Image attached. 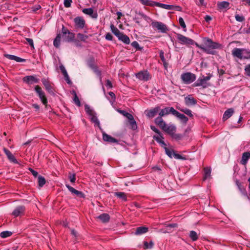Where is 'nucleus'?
Instances as JSON below:
<instances>
[{
    "mask_svg": "<svg viewBox=\"0 0 250 250\" xmlns=\"http://www.w3.org/2000/svg\"><path fill=\"white\" fill-rule=\"evenodd\" d=\"M232 55L241 60L250 59V50L247 49L234 48L232 50Z\"/></svg>",
    "mask_w": 250,
    "mask_h": 250,
    "instance_id": "f257e3e1",
    "label": "nucleus"
},
{
    "mask_svg": "<svg viewBox=\"0 0 250 250\" xmlns=\"http://www.w3.org/2000/svg\"><path fill=\"white\" fill-rule=\"evenodd\" d=\"M203 42L204 43V46L205 48H207L209 52L211 53H207L208 54L214 55L215 53V51L214 50L215 49H218L220 48V44L216 42H213L211 39L208 38H204L203 39Z\"/></svg>",
    "mask_w": 250,
    "mask_h": 250,
    "instance_id": "f03ea898",
    "label": "nucleus"
},
{
    "mask_svg": "<svg viewBox=\"0 0 250 250\" xmlns=\"http://www.w3.org/2000/svg\"><path fill=\"white\" fill-rule=\"evenodd\" d=\"M84 108L86 113L90 117L91 121L101 128L100 122L96 116V113L88 104L84 105Z\"/></svg>",
    "mask_w": 250,
    "mask_h": 250,
    "instance_id": "7ed1b4c3",
    "label": "nucleus"
},
{
    "mask_svg": "<svg viewBox=\"0 0 250 250\" xmlns=\"http://www.w3.org/2000/svg\"><path fill=\"white\" fill-rule=\"evenodd\" d=\"M181 79L185 84H190L195 81L196 75L191 72H186L182 74Z\"/></svg>",
    "mask_w": 250,
    "mask_h": 250,
    "instance_id": "20e7f679",
    "label": "nucleus"
},
{
    "mask_svg": "<svg viewBox=\"0 0 250 250\" xmlns=\"http://www.w3.org/2000/svg\"><path fill=\"white\" fill-rule=\"evenodd\" d=\"M62 32L63 40L66 42H71L74 41L75 38V34L71 32L65 28L63 25L62 26Z\"/></svg>",
    "mask_w": 250,
    "mask_h": 250,
    "instance_id": "39448f33",
    "label": "nucleus"
},
{
    "mask_svg": "<svg viewBox=\"0 0 250 250\" xmlns=\"http://www.w3.org/2000/svg\"><path fill=\"white\" fill-rule=\"evenodd\" d=\"M35 91L37 93L40 100L42 101L43 104H44L46 108L47 106V99L46 97L44 92L42 90V88L39 85H36L35 87Z\"/></svg>",
    "mask_w": 250,
    "mask_h": 250,
    "instance_id": "423d86ee",
    "label": "nucleus"
},
{
    "mask_svg": "<svg viewBox=\"0 0 250 250\" xmlns=\"http://www.w3.org/2000/svg\"><path fill=\"white\" fill-rule=\"evenodd\" d=\"M177 39L179 42L182 44L188 45H192L194 43V41L193 40L180 34H178L177 35Z\"/></svg>",
    "mask_w": 250,
    "mask_h": 250,
    "instance_id": "0eeeda50",
    "label": "nucleus"
},
{
    "mask_svg": "<svg viewBox=\"0 0 250 250\" xmlns=\"http://www.w3.org/2000/svg\"><path fill=\"white\" fill-rule=\"evenodd\" d=\"M151 25L153 28H156L160 32L163 33H166L168 30L166 25L160 21H153L151 23Z\"/></svg>",
    "mask_w": 250,
    "mask_h": 250,
    "instance_id": "6e6552de",
    "label": "nucleus"
},
{
    "mask_svg": "<svg viewBox=\"0 0 250 250\" xmlns=\"http://www.w3.org/2000/svg\"><path fill=\"white\" fill-rule=\"evenodd\" d=\"M137 78L141 81H147L150 79V75L146 70L141 71L136 74Z\"/></svg>",
    "mask_w": 250,
    "mask_h": 250,
    "instance_id": "1a4fd4ad",
    "label": "nucleus"
},
{
    "mask_svg": "<svg viewBox=\"0 0 250 250\" xmlns=\"http://www.w3.org/2000/svg\"><path fill=\"white\" fill-rule=\"evenodd\" d=\"M76 28L83 29L84 27L85 21L82 17H77L74 19Z\"/></svg>",
    "mask_w": 250,
    "mask_h": 250,
    "instance_id": "9d476101",
    "label": "nucleus"
},
{
    "mask_svg": "<svg viewBox=\"0 0 250 250\" xmlns=\"http://www.w3.org/2000/svg\"><path fill=\"white\" fill-rule=\"evenodd\" d=\"M159 111V116L163 117L169 114L174 115L176 110L172 107H166Z\"/></svg>",
    "mask_w": 250,
    "mask_h": 250,
    "instance_id": "9b49d317",
    "label": "nucleus"
},
{
    "mask_svg": "<svg viewBox=\"0 0 250 250\" xmlns=\"http://www.w3.org/2000/svg\"><path fill=\"white\" fill-rule=\"evenodd\" d=\"M23 82L28 84H32L39 83V79L33 75L27 76L24 77L23 79Z\"/></svg>",
    "mask_w": 250,
    "mask_h": 250,
    "instance_id": "f8f14e48",
    "label": "nucleus"
},
{
    "mask_svg": "<svg viewBox=\"0 0 250 250\" xmlns=\"http://www.w3.org/2000/svg\"><path fill=\"white\" fill-rule=\"evenodd\" d=\"M170 136L175 132L176 127L174 125H167V124L162 129Z\"/></svg>",
    "mask_w": 250,
    "mask_h": 250,
    "instance_id": "ddd939ff",
    "label": "nucleus"
},
{
    "mask_svg": "<svg viewBox=\"0 0 250 250\" xmlns=\"http://www.w3.org/2000/svg\"><path fill=\"white\" fill-rule=\"evenodd\" d=\"M65 186L68 188L69 191L71 192L72 194L76 195L77 197L81 198H85V195L82 192V191L77 190L75 189L74 188L70 186V185L68 184H66Z\"/></svg>",
    "mask_w": 250,
    "mask_h": 250,
    "instance_id": "4468645a",
    "label": "nucleus"
},
{
    "mask_svg": "<svg viewBox=\"0 0 250 250\" xmlns=\"http://www.w3.org/2000/svg\"><path fill=\"white\" fill-rule=\"evenodd\" d=\"M160 110V107L159 106H156L149 110L146 111L145 113L147 117L152 118L157 115Z\"/></svg>",
    "mask_w": 250,
    "mask_h": 250,
    "instance_id": "2eb2a0df",
    "label": "nucleus"
},
{
    "mask_svg": "<svg viewBox=\"0 0 250 250\" xmlns=\"http://www.w3.org/2000/svg\"><path fill=\"white\" fill-rule=\"evenodd\" d=\"M3 151L7 156L8 160L14 164H18V162L12 153L7 148H3Z\"/></svg>",
    "mask_w": 250,
    "mask_h": 250,
    "instance_id": "dca6fc26",
    "label": "nucleus"
},
{
    "mask_svg": "<svg viewBox=\"0 0 250 250\" xmlns=\"http://www.w3.org/2000/svg\"><path fill=\"white\" fill-rule=\"evenodd\" d=\"M42 82L48 92L52 95H54V90L49 82L45 79H42Z\"/></svg>",
    "mask_w": 250,
    "mask_h": 250,
    "instance_id": "f3484780",
    "label": "nucleus"
},
{
    "mask_svg": "<svg viewBox=\"0 0 250 250\" xmlns=\"http://www.w3.org/2000/svg\"><path fill=\"white\" fill-rule=\"evenodd\" d=\"M103 139L104 141L107 142L109 143H118V140L109 135L105 132L103 133Z\"/></svg>",
    "mask_w": 250,
    "mask_h": 250,
    "instance_id": "a211bd4d",
    "label": "nucleus"
},
{
    "mask_svg": "<svg viewBox=\"0 0 250 250\" xmlns=\"http://www.w3.org/2000/svg\"><path fill=\"white\" fill-rule=\"evenodd\" d=\"M25 210V207L23 206H18L12 212V214L15 217H18L23 214Z\"/></svg>",
    "mask_w": 250,
    "mask_h": 250,
    "instance_id": "6ab92c4d",
    "label": "nucleus"
},
{
    "mask_svg": "<svg viewBox=\"0 0 250 250\" xmlns=\"http://www.w3.org/2000/svg\"><path fill=\"white\" fill-rule=\"evenodd\" d=\"M82 11L84 14L90 16L93 19H97L98 17L97 13L96 12L94 13L92 8L83 9Z\"/></svg>",
    "mask_w": 250,
    "mask_h": 250,
    "instance_id": "aec40b11",
    "label": "nucleus"
},
{
    "mask_svg": "<svg viewBox=\"0 0 250 250\" xmlns=\"http://www.w3.org/2000/svg\"><path fill=\"white\" fill-rule=\"evenodd\" d=\"M185 104L187 105H193L197 104V101L190 95L185 98Z\"/></svg>",
    "mask_w": 250,
    "mask_h": 250,
    "instance_id": "412c9836",
    "label": "nucleus"
},
{
    "mask_svg": "<svg viewBox=\"0 0 250 250\" xmlns=\"http://www.w3.org/2000/svg\"><path fill=\"white\" fill-rule=\"evenodd\" d=\"M194 86H202L203 88H206L208 86L207 82L203 77L199 78L196 82L193 83Z\"/></svg>",
    "mask_w": 250,
    "mask_h": 250,
    "instance_id": "4be33fe9",
    "label": "nucleus"
},
{
    "mask_svg": "<svg viewBox=\"0 0 250 250\" xmlns=\"http://www.w3.org/2000/svg\"><path fill=\"white\" fill-rule=\"evenodd\" d=\"M4 56L6 58H7L9 60H14V61H16L17 62H25V59H22L20 57H17L15 55H10V54H4Z\"/></svg>",
    "mask_w": 250,
    "mask_h": 250,
    "instance_id": "5701e85b",
    "label": "nucleus"
},
{
    "mask_svg": "<svg viewBox=\"0 0 250 250\" xmlns=\"http://www.w3.org/2000/svg\"><path fill=\"white\" fill-rule=\"evenodd\" d=\"M250 158V153L249 152H245L243 153L240 163L246 166L248 163L249 159Z\"/></svg>",
    "mask_w": 250,
    "mask_h": 250,
    "instance_id": "b1692460",
    "label": "nucleus"
},
{
    "mask_svg": "<svg viewBox=\"0 0 250 250\" xmlns=\"http://www.w3.org/2000/svg\"><path fill=\"white\" fill-rule=\"evenodd\" d=\"M148 231V228L146 227H139L136 228L134 234L140 235L146 233Z\"/></svg>",
    "mask_w": 250,
    "mask_h": 250,
    "instance_id": "393cba45",
    "label": "nucleus"
},
{
    "mask_svg": "<svg viewBox=\"0 0 250 250\" xmlns=\"http://www.w3.org/2000/svg\"><path fill=\"white\" fill-rule=\"evenodd\" d=\"M174 116L178 118L183 123L185 124L187 123L188 120V117H187L185 115L181 114L176 110Z\"/></svg>",
    "mask_w": 250,
    "mask_h": 250,
    "instance_id": "a878e982",
    "label": "nucleus"
},
{
    "mask_svg": "<svg viewBox=\"0 0 250 250\" xmlns=\"http://www.w3.org/2000/svg\"><path fill=\"white\" fill-rule=\"evenodd\" d=\"M153 139L158 143L161 144L162 146L164 147V148L165 147V146H167L166 144L163 140L164 139V138L163 137L161 133L157 136H154Z\"/></svg>",
    "mask_w": 250,
    "mask_h": 250,
    "instance_id": "bb28decb",
    "label": "nucleus"
},
{
    "mask_svg": "<svg viewBox=\"0 0 250 250\" xmlns=\"http://www.w3.org/2000/svg\"><path fill=\"white\" fill-rule=\"evenodd\" d=\"M234 110L233 108H229L226 110L223 114V119L224 121L227 120L230 118L233 114Z\"/></svg>",
    "mask_w": 250,
    "mask_h": 250,
    "instance_id": "cd10ccee",
    "label": "nucleus"
},
{
    "mask_svg": "<svg viewBox=\"0 0 250 250\" xmlns=\"http://www.w3.org/2000/svg\"><path fill=\"white\" fill-rule=\"evenodd\" d=\"M118 38L120 41H121L125 44H128L130 43V39L129 37L123 33H122Z\"/></svg>",
    "mask_w": 250,
    "mask_h": 250,
    "instance_id": "c85d7f7f",
    "label": "nucleus"
},
{
    "mask_svg": "<svg viewBox=\"0 0 250 250\" xmlns=\"http://www.w3.org/2000/svg\"><path fill=\"white\" fill-rule=\"evenodd\" d=\"M229 3L226 1L219 2L217 3V7L220 10H223L224 9H229Z\"/></svg>",
    "mask_w": 250,
    "mask_h": 250,
    "instance_id": "c756f323",
    "label": "nucleus"
},
{
    "mask_svg": "<svg viewBox=\"0 0 250 250\" xmlns=\"http://www.w3.org/2000/svg\"><path fill=\"white\" fill-rule=\"evenodd\" d=\"M162 116H159L155 119V123L158 125L162 129L166 124V122L162 119Z\"/></svg>",
    "mask_w": 250,
    "mask_h": 250,
    "instance_id": "7c9ffc66",
    "label": "nucleus"
},
{
    "mask_svg": "<svg viewBox=\"0 0 250 250\" xmlns=\"http://www.w3.org/2000/svg\"><path fill=\"white\" fill-rule=\"evenodd\" d=\"M130 116L131 117H128L127 118V119L128 120V122L129 123L131 127V128L133 130H135L137 128L136 122L134 120L133 116L132 115H131Z\"/></svg>",
    "mask_w": 250,
    "mask_h": 250,
    "instance_id": "2f4dec72",
    "label": "nucleus"
},
{
    "mask_svg": "<svg viewBox=\"0 0 250 250\" xmlns=\"http://www.w3.org/2000/svg\"><path fill=\"white\" fill-rule=\"evenodd\" d=\"M98 218L100 219L103 223H106L110 219L109 215L107 213H103L99 215Z\"/></svg>",
    "mask_w": 250,
    "mask_h": 250,
    "instance_id": "473e14b6",
    "label": "nucleus"
},
{
    "mask_svg": "<svg viewBox=\"0 0 250 250\" xmlns=\"http://www.w3.org/2000/svg\"><path fill=\"white\" fill-rule=\"evenodd\" d=\"M115 195L118 198L121 199L123 201H126L127 200L126 195L123 192H115Z\"/></svg>",
    "mask_w": 250,
    "mask_h": 250,
    "instance_id": "72a5a7b5",
    "label": "nucleus"
},
{
    "mask_svg": "<svg viewBox=\"0 0 250 250\" xmlns=\"http://www.w3.org/2000/svg\"><path fill=\"white\" fill-rule=\"evenodd\" d=\"M110 28L112 32L118 38L120 34L122 33L119 30L115 27L113 24L110 25Z\"/></svg>",
    "mask_w": 250,
    "mask_h": 250,
    "instance_id": "f704fd0d",
    "label": "nucleus"
},
{
    "mask_svg": "<svg viewBox=\"0 0 250 250\" xmlns=\"http://www.w3.org/2000/svg\"><path fill=\"white\" fill-rule=\"evenodd\" d=\"M155 5L158 7H160L161 8L167 9V10H171L173 7L172 5H168V4H163L159 2H155Z\"/></svg>",
    "mask_w": 250,
    "mask_h": 250,
    "instance_id": "c9c22d12",
    "label": "nucleus"
},
{
    "mask_svg": "<svg viewBox=\"0 0 250 250\" xmlns=\"http://www.w3.org/2000/svg\"><path fill=\"white\" fill-rule=\"evenodd\" d=\"M164 149L165 150V152H166V154L168 157H169L170 158H172L174 157V154L175 152H174L173 149H169V148L167 147V146H165Z\"/></svg>",
    "mask_w": 250,
    "mask_h": 250,
    "instance_id": "e433bc0d",
    "label": "nucleus"
},
{
    "mask_svg": "<svg viewBox=\"0 0 250 250\" xmlns=\"http://www.w3.org/2000/svg\"><path fill=\"white\" fill-rule=\"evenodd\" d=\"M189 236L193 241L197 240L199 238L197 232L194 230H191L189 232Z\"/></svg>",
    "mask_w": 250,
    "mask_h": 250,
    "instance_id": "4c0bfd02",
    "label": "nucleus"
},
{
    "mask_svg": "<svg viewBox=\"0 0 250 250\" xmlns=\"http://www.w3.org/2000/svg\"><path fill=\"white\" fill-rule=\"evenodd\" d=\"M61 38V34H58L53 42V44L56 47H59L60 45V40Z\"/></svg>",
    "mask_w": 250,
    "mask_h": 250,
    "instance_id": "58836bf2",
    "label": "nucleus"
},
{
    "mask_svg": "<svg viewBox=\"0 0 250 250\" xmlns=\"http://www.w3.org/2000/svg\"><path fill=\"white\" fill-rule=\"evenodd\" d=\"M72 94L74 95L73 101L74 103L79 107L81 106L80 101L78 97L76 92L75 91H73Z\"/></svg>",
    "mask_w": 250,
    "mask_h": 250,
    "instance_id": "ea45409f",
    "label": "nucleus"
},
{
    "mask_svg": "<svg viewBox=\"0 0 250 250\" xmlns=\"http://www.w3.org/2000/svg\"><path fill=\"white\" fill-rule=\"evenodd\" d=\"M211 170L208 167H205L204 168V180H206L210 176Z\"/></svg>",
    "mask_w": 250,
    "mask_h": 250,
    "instance_id": "a19ab883",
    "label": "nucleus"
},
{
    "mask_svg": "<svg viewBox=\"0 0 250 250\" xmlns=\"http://www.w3.org/2000/svg\"><path fill=\"white\" fill-rule=\"evenodd\" d=\"M179 110L184 112L185 114H187L190 117L192 118L193 117V115L192 113V111L188 108H180Z\"/></svg>",
    "mask_w": 250,
    "mask_h": 250,
    "instance_id": "79ce46f5",
    "label": "nucleus"
},
{
    "mask_svg": "<svg viewBox=\"0 0 250 250\" xmlns=\"http://www.w3.org/2000/svg\"><path fill=\"white\" fill-rule=\"evenodd\" d=\"M77 38L79 40L85 42L88 39V36L82 33H78Z\"/></svg>",
    "mask_w": 250,
    "mask_h": 250,
    "instance_id": "37998d69",
    "label": "nucleus"
},
{
    "mask_svg": "<svg viewBox=\"0 0 250 250\" xmlns=\"http://www.w3.org/2000/svg\"><path fill=\"white\" fill-rule=\"evenodd\" d=\"M45 179L41 175L38 176V184L40 187H42L45 184Z\"/></svg>",
    "mask_w": 250,
    "mask_h": 250,
    "instance_id": "c03bdc74",
    "label": "nucleus"
},
{
    "mask_svg": "<svg viewBox=\"0 0 250 250\" xmlns=\"http://www.w3.org/2000/svg\"><path fill=\"white\" fill-rule=\"evenodd\" d=\"M12 232L9 231H3L0 234V236L1 238H5L11 236Z\"/></svg>",
    "mask_w": 250,
    "mask_h": 250,
    "instance_id": "a18cd8bd",
    "label": "nucleus"
},
{
    "mask_svg": "<svg viewBox=\"0 0 250 250\" xmlns=\"http://www.w3.org/2000/svg\"><path fill=\"white\" fill-rule=\"evenodd\" d=\"M87 64L91 69H93L96 67L94 64V60L92 58H90L87 61Z\"/></svg>",
    "mask_w": 250,
    "mask_h": 250,
    "instance_id": "49530a36",
    "label": "nucleus"
},
{
    "mask_svg": "<svg viewBox=\"0 0 250 250\" xmlns=\"http://www.w3.org/2000/svg\"><path fill=\"white\" fill-rule=\"evenodd\" d=\"M171 137L176 141H180L183 138V135L181 134H176L175 132L171 136Z\"/></svg>",
    "mask_w": 250,
    "mask_h": 250,
    "instance_id": "de8ad7c7",
    "label": "nucleus"
},
{
    "mask_svg": "<svg viewBox=\"0 0 250 250\" xmlns=\"http://www.w3.org/2000/svg\"><path fill=\"white\" fill-rule=\"evenodd\" d=\"M144 244L145 249H151L153 246V243L152 241H150L149 244L146 241H145Z\"/></svg>",
    "mask_w": 250,
    "mask_h": 250,
    "instance_id": "09e8293b",
    "label": "nucleus"
},
{
    "mask_svg": "<svg viewBox=\"0 0 250 250\" xmlns=\"http://www.w3.org/2000/svg\"><path fill=\"white\" fill-rule=\"evenodd\" d=\"M140 2L144 5H152L153 1L149 0H139Z\"/></svg>",
    "mask_w": 250,
    "mask_h": 250,
    "instance_id": "8fccbe9b",
    "label": "nucleus"
},
{
    "mask_svg": "<svg viewBox=\"0 0 250 250\" xmlns=\"http://www.w3.org/2000/svg\"><path fill=\"white\" fill-rule=\"evenodd\" d=\"M118 111L121 113V114H122L123 115H124L125 117H126L127 118H128V117H131L130 115H131V114L127 112L126 111H125V110H120V109H118Z\"/></svg>",
    "mask_w": 250,
    "mask_h": 250,
    "instance_id": "3c124183",
    "label": "nucleus"
},
{
    "mask_svg": "<svg viewBox=\"0 0 250 250\" xmlns=\"http://www.w3.org/2000/svg\"><path fill=\"white\" fill-rule=\"evenodd\" d=\"M178 21H179V23L180 25H181V26L182 28H183L184 29H185L184 31H186V24L184 22L183 19L182 17H180L179 18Z\"/></svg>",
    "mask_w": 250,
    "mask_h": 250,
    "instance_id": "603ef678",
    "label": "nucleus"
},
{
    "mask_svg": "<svg viewBox=\"0 0 250 250\" xmlns=\"http://www.w3.org/2000/svg\"><path fill=\"white\" fill-rule=\"evenodd\" d=\"M194 44H195L197 47H198V48H200L201 49H202V50H203L205 52L210 53V52H209V51L208 49H207V48H205V46L204 45H200L196 42H194Z\"/></svg>",
    "mask_w": 250,
    "mask_h": 250,
    "instance_id": "864d4df0",
    "label": "nucleus"
},
{
    "mask_svg": "<svg viewBox=\"0 0 250 250\" xmlns=\"http://www.w3.org/2000/svg\"><path fill=\"white\" fill-rule=\"evenodd\" d=\"M177 227V224H168L167 226V232H170L171 231V230H170V229L171 228H176Z\"/></svg>",
    "mask_w": 250,
    "mask_h": 250,
    "instance_id": "5fc2aeb1",
    "label": "nucleus"
},
{
    "mask_svg": "<svg viewBox=\"0 0 250 250\" xmlns=\"http://www.w3.org/2000/svg\"><path fill=\"white\" fill-rule=\"evenodd\" d=\"M235 20L239 22H242L245 21V18L243 16L236 15L235 16Z\"/></svg>",
    "mask_w": 250,
    "mask_h": 250,
    "instance_id": "6e6d98bb",
    "label": "nucleus"
},
{
    "mask_svg": "<svg viewBox=\"0 0 250 250\" xmlns=\"http://www.w3.org/2000/svg\"><path fill=\"white\" fill-rule=\"evenodd\" d=\"M131 46L137 50H141L142 48L140 47L138 42L136 41H134L131 43Z\"/></svg>",
    "mask_w": 250,
    "mask_h": 250,
    "instance_id": "4d7b16f0",
    "label": "nucleus"
},
{
    "mask_svg": "<svg viewBox=\"0 0 250 250\" xmlns=\"http://www.w3.org/2000/svg\"><path fill=\"white\" fill-rule=\"evenodd\" d=\"M245 74L250 77V64L247 65L245 68Z\"/></svg>",
    "mask_w": 250,
    "mask_h": 250,
    "instance_id": "13d9d810",
    "label": "nucleus"
},
{
    "mask_svg": "<svg viewBox=\"0 0 250 250\" xmlns=\"http://www.w3.org/2000/svg\"><path fill=\"white\" fill-rule=\"evenodd\" d=\"M138 14L146 21H148L150 19L148 16L144 14L143 12H139Z\"/></svg>",
    "mask_w": 250,
    "mask_h": 250,
    "instance_id": "bf43d9fd",
    "label": "nucleus"
},
{
    "mask_svg": "<svg viewBox=\"0 0 250 250\" xmlns=\"http://www.w3.org/2000/svg\"><path fill=\"white\" fill-rule=\"evenodd\" d=\"M72 0H64L63 4L65 7H69L71 6Z\"/></svg>",
    "mask_w": 250,
    "mask_h": 250,
    "instance_id": "052dcab7",
    "label": "nucleus"
},
{
    "mask_svg": "<svg viewBox=\"0 0 250 250\" xmlns=\"http://www.w3.org/2000/svg\"><path fill=\"white\" fill-rule=\"evenodd\" d=\"M60 69L61 70L63 76L66 75V74H68L64 66L62 64L60 66Z\"/></svg>",
    "mask_w": 250,
    "mask_h": 250,
    "instance_id": "680f3d73",
    "label": "nucleus"
},
{
    "mask_svg": "<svg viewBox=\"0 0 250 250\" xmlns=\"http://www.w3.org/2000/svg\"><path fill=\"white\" fill-rule=\"evenodd\" d=\"M93 71L94 72V73L99 77H101V72L100 71L97 67H95L94 68H93ZM101 79V78H100Z\"/></svg>",
    "mask_w": 250,
    "mask_h": 250,
    "instance_id": "e2e57ef3",
    "label": "nucleus"
},
{
    "mask_svg": "<svg viewBox=\"0 0 250 250\" xmlns=\"http://www.w3.org/2000/svg\"><path fill=\"white\" fill-rule=\"evenodd\" d=\"M105 86L108 88H112V87H113L111 82L110 80H106V83H105Z\"/></svg>",
    "mask_w": 250,
    "mask_h": 250,
    "instance_id": "0e129e2a",
    "label": "nucleus"
},
{
    "mask_svg": "<svg viewBox=\"0 0 250 250\" xmlns=\"http://www.w3.org/2000/svg\"><path fill=\"white\" fill-rule=\"evenodd\" d=\"M150 128L153 131H154L155 133H157L158 135L161 133V132L160 131V130L158 128H157L155 126H154L153 125H151Z\"/></svg>",
    "mask_w": 250,
    "mask_h": 250,
    "instance_id": "69168bd1",
    "label": "nucleus"
},
{
    "mask_svg": "<svg viewBox=\"0 0 250 250\" xmlns=\"http://www.w3.org/2000/svg\"><path fill=\"white\" fill-rule=\"evenodd\" d=\"M28 169L32 173V174L34 177H36L38 176V172L37 171L34 170L33 169L30 167Z\"/></svg>",
    "mask_w": 250,
    "mask_h": 250,
    "instance_id": "338daca9",
    "label": "nucleus"
},
{
    "mask_svg": "<svg viewBox=\"0 0 250 250\" xmlns=\"http://www.w3.org/2000/svg\"><path fill=\"white\" fill-rule=\"evenodd\" d=\"M105 39L108 41H112L113 40V36L110 33H108L105 35Z\"/></svg>",
    "mask_w": 250,
    "mask_h": 250,
    "instance_id": "774afa93",
    "label": "nucleus"
}]
</instances>
